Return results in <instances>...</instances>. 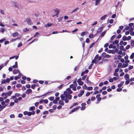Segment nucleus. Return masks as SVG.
<instances>
[{"label":"nucleus","mask_w":134,"mask_h":134,"mask_svg":"<svg viewBox=\"0 0 134 134\" xmlns=\"http://www.w3.org/2000/svg\"><path fill=\"white\" fill-rule=\"evenodd\" d=\"M66 90L67 91L64 92V94L61 95L60 98L62 100H64L66 103H67L69 102V100L68 98L69 99H70L72 98V96L69 94L72 93V92L69 88H67Z\"/></svg>","instance_id":"1"},{"label":"nucleus","mask_w":134,"mask_h":134,"mask_svg":"<svg viewBox=\"0 0 134 134\" xmlns=\"http://www.w3.org/2000/svg\"><path fill=\"white\" fill-rule=\"evenodd\" d=\"M12 93V91H9L6 93L3 92L2 93L1 96L3 97V98L5 99H6L8 96H10Z\"/></svg>","instance_id":"2"},{"label":"nucleus","mask_w":134,"mask_h":134,"mask_svg":"<svg viewBox=\"0 0 134 134\" xmlns=\"http://www.w3.org/2000/svg\"><path fill=\"white\" fill-rule=\"evenodd\" d=\"M101 57H99L98 55H97L95 57L94 59L92 61V63L96 64L101 59Z\"/></svg>","instance_id":"3"},{"label":"nucleus","mask_w":134,"mask_h":134,"mask_svg":"<svg viewBox=\"0 0 134 134\" xmlns=\"http://www.w3.org/2000/svg\"><path fill=\"white\" fill-rule=\"evenodd\" d=\"M77 86V84L76 83V81L74 82V84H71L70 86V88H72L73 90L76 91V87Z\"/></svg>","instance_id":"4"},{"label":"nucleus","mask_w":134,"mask_h":134,"mask_svg":"<svg viewBox=\"0 0 134 134\" xmlns=\"http://www.w3.org/2000/svg\"><path fill=\"white\" fill-rule=\"evenodd\" d=\"M13 72L14 74H16L18 73L19 75H21L18 69L14 70L13 71Z\"/></svg>","instance_id":"5"},{"label":"nucleus","mask_w":134,"mask_h":134,"mask_svg":"<svg viewBox=\"0 0 134 134\" xmlns=\"http://www.w3.org/2000/svg\"><path fill=\"white\" fill-rule=\"evenodd\" d=\"M80 108V107H77L76 108H74V109H73L71 111H70V113H72L75 111L79 109Z\"/></svg>","instance_id":"6"},{"label":"nucleus","mask_w":134,"mask_h":134,"mask_svg":"<svg viewBox=\"0 0 134 134\" xmlns=\"http://www.w3.org/2000/svg\"><path fill=\"white\" fill-rule=\"evenodd\" d=\"M77 82L80 85L82 86L83 84V82L81 81V79H79L77 80Z\"/></svg>","instance_id":"7"},{"label":"nucleus","mask_w":134,"mask_h":134,"mask_svg":"<svg viewBox=\"0 0 134 134\" xmlns=\"http://www.w3.org/2000/svg\"><path fill=\"white\" fill-rule=\"evenodd\" d=\"M26 21L29 24H32L31 20L29 18H27L26 20Z\"/></svg>","instance_id":"8"},{"label":"nucleus","mask_w":134,"mask_h":134,"mask_svg":"<svg viewBox=\"0 0 134 134\" xmlns=\"http://www.w3.org/2000/svg\"><path fill=\"white\" fill-rule=\"evenodd\" d=\"M19 34L18 32H16L12 34V36L13 37H15L18 36Z\"/></svg>","instance_id":"9"},{"label":"nucleus","mask_w":134,"mask_h":134,"mask_svg":"<svg viewBox=\"0 0 134 134\" xmlns=\"http://www.w3.org/2000/svg\"><path fill=\"white\" fill-rule=\"evenodd\" d=\"M35 114V111H32V112H28L27 115L28 116H30L32 115H34Z\"/></svg>","instance_id":"10"},{"label":"nucleus","mask_w":134,"mask_h":134,"mask_svg":"<svg viewBox=\"0 0 134 134\" xmlns=\"http://www.w3.org/2000/svg\"><path fill=\"white\" fill-rule=\"evenodd\" d=\"M121 56L120 55H116L114 56V59H120L121 58Z\"/></svg>","instance_id":"11"},{"label":"nucleus","mask_w":134,"mask_h":134,"mask_svg":"<svg viewBox=\"0 0 134 134\" xmlns=\"http://www.w3.org/2000/svg\"><path fill=\"white\" fill-rule=\"evenodd\" d=\"M59 97L56 98L55 99L53 100V103L54 104H56L57 103V101L59 99Z\"/></svg>","instance_id":"12"},{"label":"nucleus","mask_w":134,"mask_h":134,"mask_svg":"<svg viewBox=\"0 0 134 134\" xmlns=\"http://www.w3.org/2000/svg\"><path fill=\"white\" fill-rule=\"evenodd\" d=\"M95 5V6L98 5L100 2V0H96Z\"/></svg>","instance_id":"13"},{"label":"nucleus","mask_w":134,"mask_h":134,"mask_svg":"<svg viewBox=\"0 0 134 134\" xmlns=\"http://www.w3.org/2000/svg\"><path fill=\"white\" fill-rule=\"evenodd\" d=\"M84 91L83 90H81L80 91V93L78 95V96L79 97H81L83 94L84 93Z\"/></svg>","instance_id":"14"},{"label":"nucleus","mask_w":134,"mask_h":134,"mask_svg":"<svg viewBox=\"0 0 134 134\" xmlns=\"http://www.w3.org/2000/svg\"><path fill=\"white\" fill-rule=\"evenodd\" d=\"M6 107V106H2L0 104V112L2 111L3 109Z\"/></svg>","instance_id":"15"},{"label":"nucleus","mask_w":134,"mask_h":134,"mask_svg":"<svg viewBox=\"0 0 134 134\" xmlns=\"http://www.w3.org/2000/svg\"><path fill=\"white\" fill-rule=\"evenodd\" d=\"M52 92V91H50V92H47L46 93L44 94L43 95H42L41 96H40L38 97H42L43 96H46L49 93H51Z\"/></svg>","instance_id":"16"},{"label":"nucleus","mask_w":134,"mask_h":134,"mask_svg":"<svg viewBox=\"0 0 134 134\" xmlns=\"http://www.w3.org/2000/svg\"><path fill=\"white\" fill-rule=\"evenodd\" d=\"M126 80H129V75L128 74H126L124 76Z\"/></svg>","instance_id":"17"},{"label":"nucleus","mask_w":134,"mask_h":134,"mask_svg":"<svg viewBox=\"0 0 134 134\" xmlns=\"http://www.w3.org/2000/svg\"><path fill=\"white\" fill-rule=\"evenodd\" d=\"M35 109V107L34 106H32L29 108V110L30 111L34 110Z\"/></svg>","instance_id":"18"},{"label":"nucleus","mask_w":134,"mask_h":134,"mask_svg":"<svg viewBox=\"0 0 134 134\" xmlns=\"http://www.w3.org/2000/svg\"><path fill=\"white\" fill-rule=\"evenodd\" d=\"M88 32L87 31L82 32L81 34V36H83L87 35V34Z\"/></svg>","instance_id":"19"},{"label":"nucleus","mask_w":134,"mask_h":134,"mask_svg":"<svg viewBox=\"0 0 134 134\" xmlns=\"http://www.w3.org/2000/svg\"><path fill=\"white\" fill-rule=\"evenodd\" d=\"M32 92V90L31 89H27L26 91V93L27 94H29Z\"/></svg>","instance_id":"20"},{"label":"nucleus","mask_w":134,"mask_h":134,"mask_svg":"<svg viewBox=\"0 0 134 134\" xmlns=\"http://www.w3.org/2000/svg\"><path fill=\"white\" fill-rule=\"evenodd\" d=\"M129 64H126V63H124L122 64V68H125L128 66Z\"/></svg>","instance_id":"21"},{"label":"nucleus","mask_w":134,"mask_h":134,"mask_svg":"<svg viewBox=\"0 0 134 134\" xmlns=\"http://www.w3.org/2000/svg\"><path fill=\"white\" fill-rule=\"evenodd\" d=\"M18 66L17 63L16 62L15 63V64L12 67L14 68H17Z\"/></svg>","instance_id":"22"},{"label":"nucleus","mask_w":134,"mask_h":134,"mask_svg":"<svg viewBox=\"0 0 134 134\" xmlns=\"http://www.w3.org/2000/svg\"><path fill=\"white\" fill-rule=\"evenodd\" d=\"M103 27H104L103 26H102L101 27L99 28L98 29V32H100L102 30Z\"/></svg>","instance_id":"23"},{"label":"nucleus","mask_w":134,"mask_h":134,"mask_svg":"<svg viewBox=\"0 0 134 134\" xmlns=\"http://www.w3.org/2000/svg\"><path fill=\"white\" fill-rule=\"evenodd\" d=\"M52 25V24L51 23H48L47 24L44 25V27H47V26L50 27Z\"/></svg>","instance_id":"24"},{"label":"nucleus","mask_w":134,"mask_h":134,"mask_svg":"<svg viewBox=\"0 0 134 134\" xmlns=\"http://www.w3.org/2000/svg\"><path fill=\"white\" fill-rule=\"evenodd\" d=\"M131 45L132 47H134V40H131Z\"/></svg>","instance_id":"25"},{"label":"nucleus","mask_w":134,"mask_h":134,"mask_svg":"<svg viewBox=\"0 0 134 134\" xmlns=\"http://www.w3.org/2000/svg\"><path fill=\"white\" fill-rule=\"evenodd\" d=\"M0 31L2 34H3L5 31V29L4 28H1L0 29Z\"/></svg>","instance_id":"26"},{"label":"nucleus","mask_w":134,"mask_h":134,"mask_svg":"<svg viewBox=\"0 0 134 134\" xmlns=\"http://www.w3.org/2000/svg\"><path fill=\"white\" fill-rule=\"evenodd\" d=\"M13 4L14 5L15 7H18V4L16 2H14Z\"/></svg>","instance_id":"27"},{"label":"nucleus","mask_w":134,"mask_h":134,"mask_svg":"<svg viewBox=\"0 0 134 134\" xmlns=\"http://www.w3.org/2000/svg\"><path fill=\"white\" fill-rule=\"evenodd\" d=\"M118 67L120 68H122V64L121 63H118Z\"/></svg>","instance_id":"28"},{"label":"nucleus","mask_w":134,"mask_h":134,"mask_svg":"<svg viewBox=\"0 0 134 134\" xmlns=\"http://www.w3.org/2000/svg\"><path fill=\"white\" fill-rule=\"evenodd\" d=\"M5 101H3L1 102V105L2 106H5V105L6 106V107L7 106V105L5 104Z\"/></svg>","instance_id":"29"},{"label":"nucleus","mask_w":134,"mask_h":134,"mask_svg":"<svg viewBox=\"0 0 134 134\" xmlns=\"http://www.w3.org/2000/svg\"><path fill=\"white\" fill-rule=\"evenodd\" d=\"M88 37L90 38H93L94 37V35L93 34H90L89 35Z\"/></svg>","instance_id":"30"},{"label":"nucleus","mask_w":134,"mask_h":134,"mask_svg":"<svg viewBox=\"0 0 134 134\" xmlns=\"http://www.w3.org/2000/svg\"><path fill=\"white\" fill-rule=\"evenodd\" d=\"M134 57V53H133L131 54L130 55V59H132Z\"/></svg>","instance_id":"31"},{"label":"nucleus","mask_w":134,"mask_h":134,"mask_svg":"<svg viewBox=\"0 0 134 134\" xmlns=\"http://www.w3.org/2000/svg\"><path fill=\"white\" fill-rule=\"evenodd\" d=\"M23 31L24 32H28L29 31V29H27V28H26L24 29L23 30Z\"/></svg>","instance_id":"32"},{"label":"nucleus","mask_w":134,"mask_h":134,"mask_svg":"<svg viewBox=\"0 0 134 134\" xmlns=\"http://www.w3.org/2000/svg\"><path fill=\"white\" fill-rule=\"evenodd\" d=\"M106 16H107L106 15H103V16L100 19L101 20H104L105 19V18L106 17Z\"/></svg>","instance_id":"33"},{"label":"nucleus","mask_w":134,"mask_h":134,"mask_svg":"<svg viewBox=\"0 0 134 134\" xmlns=\"http://www.w3.org/2000/svg\"><path fill=\"white\" fill-rule=\"evenodd\" d=\"M59 103L60 104L62 105H64L63 102L62 100H59Z\"/></svg>","instance_id":"34"},{"label":"nucleus","mask_w":134,"mask_h":134,"mask_svg":"<svg viewBox=\"0 0 134 134\" xmlns=\"http://www.w3.org/2000/svg\"><path fill=\"white\" fill-rule=\"evenodd\" d=\"M122 39L124 41H126L127 40V37L125 36H124L122 37Z\"/></svg>","instance_id":"35"},{"label":"nucleus","mask_w":134,"mask_h":134,"mask_svg":"<svg viewBox=\"0 0 134 134\" xmlns=\"http://www.w3.org/2000/svg\"><path fill=\"white\" fill-rule=\"evenodd\" d=\"M93 89V88L92 87H87V90H91Z\"/></svg>","instance_id":"36"},{"label":"nucleus","mask_w":134,"mask_h":134,"mask_svg":"<svg viewBox=\"0 0 134 134\" xmlns=\"http://www.w3.org/2000/svg\"><path fill=\"white\" fill-rule=\"evenodd\" d=\"M79 9V8L77 7L76 8H75L71 12L72 13H74V12L77 11V10H78Z\"/></svg>","instance_id":"37"},{"label":"nucleus","mask_w":134,"mask_h":134,"mask_svg":"<svg viewBox=\"0 0 134 134\" xmlns=\"http://www.w3.org/2000/svg\"><path fill=\"white\" fill-rule=\"evenodd\" d=\"M87 87L85 85H84L82 86V88L83 89L86 90H87Z\"/></svg>","instance_id":"38"},{"label":"nucleus","mask_w":134,"mask_h":134,"mask_svg":"<svg viewBox=\"0 0 134 134\" xmlns=\"http://www.w3.org/2000/svg\"><path fill=\"white\" fill-rule=\"evenodd\" d=\"M0 26L2 27H4L5 26V25H4L2 22L0 20Z\"/></svg>","instance_id":"39"},{"label":"nucleus","mask_w":134,"mask_h":134,"mask_svg":"<svg viewBox=\"0 0 134 134\" xmlns=\"http://www.w3.org/2000/svg\"><path fill=\"white\" fill-rule=\"evenodd\" d=\"M106 31H104L101 34V36H102V37L105 34V33H106Z\"/></svg>","instance_id":"40"},{"label":"nucleus","mask_w":134,"mask_h":134,"mask_svg":"<svg viewBox=\"0 0 134 134\" xmlns=\"http://www.w3.org/2000/svg\"><path fill=\"white\" fill-rule=\"evenodd\" d=\"M86 102L87 104H90L91 103V100L90 99V98L88 99Z\"/></svg>","instance_id":"41"},{"label":"nucleus","mask_w":134,"mask_h":134,"mask_svg":"<svg viewBox=\"0 0 134 134\" xmlns=\"http://www.w3.org/2000/svg\"><path fill=\"white\" fill-rule=\"evenodd\" d=\"M119 43V41L117 40H115L114 42L113 43V44H118Z\"/></svg>","instance_id":"42"},{"label":"nucleus","mask_w":134,"mask_h":134,"mask_svg":"<svg viewBox=\"0 0 134 134\" xmlns=\"http://www.w3.org/2000/svg\"><path fill=\"white\" fill-rule=\"evenodd\" d=\"M96 99V98L94 97H92L91 98V100L92 101Z\"/></svg>","instance_id":"43"},{"label":"nucleus","mask_w":134,"mask_h":134,"mask_svg":"<svg viewBox=\"0 0 134 134\" xmlns=\"http://www.w3.org/2000/svg\"><path fill=\"white\" fill-rule=\"evenodd\" d=\"M54 99V97H51L49 98V99L51 101L53 100Z\"/></svg>","instance_id":"44"},{"label":"nucleus","mask_w":134,"mask_h":134,"mask_svg":"<svg viewBox=\"0 0 134 134\" xmlns=\"http://www.w3.org/2000/svg\"><path fill=\"white\" fill-rule=\"evenodd\" d=\"M133 68V67L132 66H129L128 68V69L129 70H131Z\"/></svg>","instance_id":"45"},{"label":"nucleus","mask_w":134,"mask_h":134,"mask_svg":"<svg viewBox=\"0 0 134 134\" xmlns=\"http://www.w3.org/2000/svg\"><path fill=\"white\" fill-rule=\"evenodd\" d=\"M6 99L4 101L5 103H8L10 101V100L9 99Z\"/></svg>","instance_id":"46"},{"label":"nucleus","mask_w":134,"mask_h":134,"mask_svg":"<svg viewBox=\"0 0 134 134\" xmlns=\"http://www.w3.org/2000/svg\"><path fill=\"white\" fill-rule=\"evenodd\" d=\"M130 61L129 60H125V63H126V64H128V63H129Z\"/></svg>","instance_id":"47"},{"label":"nucleus","mask_w":134,"mask_h":134,"mask_svg":"<svg viewBox=\"0 0 134 134\" xmlns=\"http://www.w3.org/2000/svg\"><path fill=\"white\" fill-rule=\"evenodd\" d=\"M43 102L47 104L48 103V100L47 99L44 100Z\"/></svg>","instance_id":"48"},{"label":"nucleus","mask_w":134,"mask_h":134,"mask_svg":"<svg viewBox=\"0 0 134 134\" xmlns=\"http://www.w3.org/2000/svg\"><path fill=\"white\" fill-rule=\"evenodd\" d=\"M110 57V55L108 54H106L105 56V57L107 58H109Z\"/></svg>","instance_id":"49"},{"label":"nucleus","mask_w":134,"mask_h":134,"mask_svg":"<svg viewBox=\"0 0 134 134\" xmlns=\"http://www.w3.org/2000/svg\"><path fill=\"white\" fill-rule=\"evenodd\" d=\"M85 108H86L85 107H81V109L82 110H83L85 109Z\"/></svg>","instance_id":"50"},{"label":"nucleus","mask_w":134,"mask_h":134,"mask_svg":"<svg viewBox=\"0 0 134 134\" xmlns=\"http://www.w3.org/2000/svg\"><path fill=\"white\" fill-rule=\"evenodd\" d=\"M4 98H3V97H0V102H2L3 101Z\"/></svg>","instance_id":"51"},{"label":"nucleus","mask_w":134,"mask_h":134,"mask_svg":"<svg viewBox=\"0 0 134 134\" xmlns=\"http://www.w3.org/2000/svg\"><path fill=\"white\" fill-rule=\"evenodd\" d=\"M14 103L13 102H11L9 104L10 106H13L14 105Z\"/></svg>","instance_id":"52"},{"label":"nucleus","mask_w":134,"mask_h":134,"mask_svg":"<svg viewBox=\"0 0 134 134\" xmlns=\"http://www.w3.org/2000/svg\"><path fill=\"white\" fill-rule=\"evenodd\" d=\"M22 45V43L20 42V43L18 44V47H20Z\"/></svg>","instance_id":"53"},{"label":"nucleus","mask_w":134,"mask_h":134,"mask_svg":"<svg viewBox=\"0 0 134 134\" xmlns=\"http://www.w3.org/2000/svg\"><path fill=\"white\" fill-rule=\"evenodd\" d=\"M97 23V21H95L92 24V26H94L95 25H96Z\"/></svg>","instance_id":"54"},{"label":"nucleus","mask_w":134,"mask_h":134,"mask_svg":"<svg viewBox=\"0 0 134 134\" xmlns=\"http://www.w3.org/2000/svg\"><path fill=\"white\" fill-rule=\"evenodd\" d=\"M0 12L3 15H4L5 14L4 11L2 10L0 11Z\"/></svg>","instance_id":"55"},{"label":"nucleus","mask_w":134,"mask_h":134,"mask_svg":"<svg viewBox=\"0 0 134 134\" xmlns=\"http://www.w3.org/2000/svg\"><path fill=\"white\" fill-rule=\"evenodd\" d=\"M126 81L125 82V83L126 84H128L129 83V80H126Z\"/></svg>","instance_id":"56"},{"label":"nucleus","mask_w":134,"mask_h":134,"mask_svg":"<svg viewBox=\"0 0 134 134\" xmlns=\"http://www.w3.org/2000/svg\"><path fill=\"white\" fill-rule=\"evenodd\" d=\"M88 77L86 79V80L87 81L86 83H90V81H89L88 80Z\"/></svg>","instance_id":"57"},{"label":"nucleus","mask_w":134,"mask_h":134,"mask_svg":"<svg viewBox=\"0 0 134 134\" xmlns=\"http://www.w3.org/2000/svg\"><path fill=\"white\" fill-rule=\"evenodd\" d=\"M118 1V4H117L115 6L117 8L118 6H119V4H120V2L119 1Z\"/></svg>","instance_id":"58"},{"label":"nucleus","mask_w":134,"mask_h":134,"mask_svg":"<svg viewBox=\"0 0 134 134\" xmlns=\"http://www.w3.org/2000/svg\"><path fill=\"white\" fill-rule=\"evenodd\" d=\"M107 93V92L106 91H103L102 92V94L103 95H105Z\"/></svg>","instance_id":"59"},{"label":"nucleus","mask_w":134,"mask_h":134,"mask_svg":"<svg viewBox=\"0 0 134 134\" xmlns=\"http://www.w3.org/2000/svg\"><path fill=\"white\" fill-rule=\"evenodd\" d=\"M36 86L35 85H33L31 86V88L33 89H34V88Z\"/></svg>","instance_id":"60"},{"label":"nucleus","mask_w":134,"mask_h":134,"mask_svg":"<svg viewBox=\"0 0 134 134\" xmlns=\"http://www.w3.org/2000/svg\"><path fill=\"white\" fill-rule=\"evenodd\" d=\"M114 21V20L113 19H111L109 20V23L110 24L113 23Z\"/></svg>","instance_id":"61"},{"label":"nucleus","mask_w":134,"mask_h":134,"mask_svg":"<svg viewBox=\"0 0 134 134\" xmlns=\"http://www.w3.org/2000/svg\"><path fill=\"white\" fill-rule=\"evenodd\" d=\"M109 81L110 82H113V78H110L109 80Z\"/></svg>","instance_id":"62"},{"label":"nucleus","mask_w":134,"mask_h":134,"mask_svg":"<svg viewBox=\"0 0 134 134\" xmlns=\"http://www.w3.org/2000/svg\"><path fill=\"white\" fill-rule=\"evenodd\" d=\"M86 77H87V76H86V75L84 76H83L82 77V80H84L86 78Z\"/></svg>","instance_id":"63"},{"label":"nucleus","mask_w":134,"mask_h":134,"mask_svg":"<svg viewBox=\"0 0 134 134\" xmlns=\"http://www.w3.org/2000/svg\"><path fill=\"white\" fill-rule=\"evenodd\" d=\"M5 81H6V82H7L8 83L9 82L10 80L8 78L6 79V80Z\"/></svg>","instance_id":"64"}]
</instances>
